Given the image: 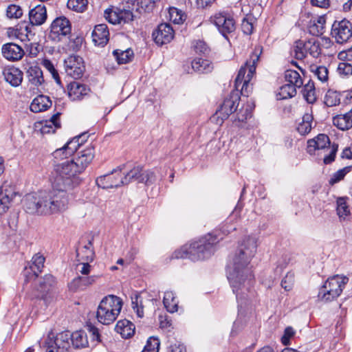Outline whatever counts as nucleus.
I'll return each mask as SVG.
<instances>
[{"mask_svg": "<svg viewBox=\"0 0 352 352\" xmlns=\"http://www.w3.org/2000/svg\"><path fill=\"white\" fill-rule=\"evenodd\" d=\"M55 170V183L59 189L27 195L23 204L27 212L51 214L66 210L68 205L66 190L73 186L75 177L81 173L72 160L57 164Z\"/></svg>", "mask_w": 352, "mask_h": 352, "instance_id": "f257e3e1", "label": "nucleus"}, {"mask_svg": "<svg viewBox=\"0 0 352 352\" xmlns=\"http://www.w3.org/2000/svg\"><path fill=\"white\" fill-rule=\"evenodd\" d=\"M257 248V241L254 236H248L239 245L230 257L227 265V277L236 299L241 306L243 300L252 296L250 289L254 283V274L250 261Z\"/></svg>", "mask_w": 352, "mask_h": 352, "instance_id": "f03ea898", "label": "nucleus"}, {"mask_svg": "<svg viewBox=\"0 0 352 352\" xmlns=\"http://www.w3.org/2000/svg\"><path fill=\"white\" fill-rule=\"evenodd\" d=\"M218 243L215 236L208 234L189 246L185 245L175 252L177 258H188L195 261L210 257L214 252V246Z\"/></svg>", "mask_w": 352, "mask_h": 352, "instance_id": "7ed1b4c3", "label": "nucleus"}, {"mask_svg": "<svg viewBox=\"0 0 352 352\" xmlns=\"http://www.w3.org/2000/svg\"><path fill=\"white\" fill-rule=\"evenodd\" d=\"M261 53L262 49L260 47L255 48L250 60H247L245 65L240 68L235 79V89L236 90L241 89V93L244 96H248L250 91V82L255 73L256 65Z\"/></svg>", "mask_w": 352, "mask_h": 352, "instance_id": "20e7f679", "label": "nucleus"}, {"mask_svg": "<svg viewBox=\"0 0 352 352\" xmlns=\"http://www.w3.org/2000/svg\"><path fill=\"white\" fill-rule=\"evenodd\" d=\"M122 307V300L114 295L104 297L96 311V318L104 325L112 324L119 316Z\"/></svg>", "mask_w": 352, "mask_h": 352, "instance_id": "39448f33", "label": "nucleus"}, {"mask_svg": "<svg viewBox=\"0 0 352 352\" xmlns=\"http://www.w3.org/2000/svg\"><path fill=\"white\" fill-rule=\"evenodd\" d=\"M348 281L346 276L339 274L328 278L319 289L318 299L324 302L336 300L341 295Z\"/></svg>", "mask_w": 352, "mask_h": 352, "instance_id": "423d86ee", "label": "nucleus"}, {"mask_svg": "<svg viewBox=\"0 0 352 352\" xmlns=\"http://www.w3.org/2000/svg\"><path fill=\"white\" fill-rule=\"evenodd\" d=\"M56 285L55 278L51 274H46L38 280L34 287V296L48 301L52 297L53 289Z\"/></svg>", "mask_w": 352, "mask_h": 352, "instance_id": "0eeeda50", "label": "nucleus"}, {"mask_svg": "<svg viewBox=\"0 0 352 352\" xmlns=\"http://www.w3.org/2000/svg\"><path fill=\"white\" fill-rule=\"evenodd\" d=\"M210 21L226 38L227 34L234 32L236 29L234 19L226 13L216 14L210 18Z\"/></svg>", "mask_w": 352, "mask_h": 352, "instance_id": "6e6552de", "label": "nucleus"}, {"mask_svg": "<svg viewBox=\"0 0 352 352\" xmlns=\"http://www.w3.org/2000/svg\"><path fill=\"white\" fill-rule=\"evenodd\" d=\"M127 177H124L121 170H115L110 174L104 175L97 178L96 184L102 188H118L127 184Z\"/></svg>", "mask_w": 352, "mask_h": 352, "instance_id": "1a4fd4ad", "label": "nucleus"}, {"mask_svg": "<svg viewBox=\"0 0 352 352\" xmlns=\"http://www.w3.org/2000/svg\"><path fill=\"white\" fill-rule=\"evenodd\" d=\"M331 36L338 43H346L352 36L351 23L346 19L335 21L331 28Z\"/></svg>", "mask_w": 352, "mask_h": 352, "instance_id": "9d476101", "label": "nucleus"}, {"mask_svg": "<svg viewBox=\"0 0 352 352\" xmlns=\"http://www.w3.org/2000/svg\"><path fill=\"white\" fill-rule=\"evenodd\" d=\"M72 27L69 21L65 16L55 19L51 24L50 36L53 40L60 41L71 34Z\"/></svg>", "mask_w": 352, "mask_h": 352, "instance_id": "9b49d317", "label": "nucleus"}, {"mask_svg": "<svg viewBox=\"0 0 352 352\" xmlns=\"http://www.w3.org/2000/svg\"><path fill=\"white\" fill-rule=\"evenodd\" d=\"M240 100L239 94L231 92L228 97L226 98L222 104L216 111V116L221 120L227 119L229 116L236 110Z\"/></svg>", "mask_w": 352, "mask_h": 352, "instance_id": "f8f14e48", "label": "nucleus"}, {"mask_svg": "<svg viewBox=\"0 0 352 352\" xmlns=\"http://www.w3.org/2000/svg\"><path fill=\"white\" fill-rule=\"evenodd\" d=\"M65 72L74 78H80L85 72L82 58L78 56H70L64 62Z\"/></svg>", "mask_w": 352, "mask_h": 352, "instance_id": "ddd939ff", "label": "nucleus"}, {"mask_svg": "<svg viewBox=\"0 0 352 352\" xmlns=\"http://www.w3.org/2000/svg\"><path fill=\"white\" fill-rule=\"evenodd\" d=\"M16 195L17 192L12 186L5 183L0 187V214L8 210Z\"/></svg>", "mask_w": 352, "mask_h": 352, "instance_id": "4468645a", "label": "nucleus"}, {"mask_svg": "<svg viewBox=\"0 0 352 352\" xmlns=\"http://www.w3.org/2000/svg\"><path fill=\"white\" fill-rule=\"evenodd\" d=\"M23 67L26 70V75L30 83L35 86H39L44 82L43 72L35 62H28L25 59L23 62Z\"/></svg>", "mask_w": 352, "mask_h": 352, "instance_id": "2eb2a0df", "label": "nucleus"}, {"mask_svg": "<svg viewBox=\"0 0 352 352\" xmlns=\"http://www.w3.org/2000/svg\"><path fill=\"white\" fill-rule=\"evenodd\" d=\"M152 35L155 42L157 45H162L171 41L174 37V30L170 25L162 23L158 25Z\"/></svg>", "mask_w": 352, "mask_h": 352, "instance_id": "dca6fc26", "label": "nucleus"}, {"mask_svg": "<svg viewBox=\"0 0 352 352\" xmlns=\"http://www.w3.org/2000/svg\"><path fill=\"white\" fill-rule=\"evenodd\" d=\"M95 155L94 146L90 144L86 148L79 151L77 157L72 159L77 168L82 173L92 162Z\"/></svg>", "mask_w": 352, "mask_h": 352, "instance_id": "f3484780", "label": "nucleus"}, {"mask_svg": "<svg viewBox=\"0 0 352 352\" xmlns=\"http://www.w3.org/2000/svg\"><path fill=\"white\" fill-rule=\"evenodd\" d=\"M67 89L69 98L74 101L82 100L91 91L88 86L76 81L70 82Z\"/></svg>", "mask_w": 352, "mask_h": 352, "instance_id": "a211bd4d", "label": "nucleus"}, {"mask_svg": "<svg viewBox=\"0 0 352 352\" xmlns=\"http://www.w3.org/2000/svg\"><path fill=\"white\" fill-rule=\"evenodd\" d=\"M3 56L11 61L20 60L24 55V51L21 46L13 43H8L2 46Z\"/></svg>", "mask_w": 352, "mask_h": 352, "instance_id": "6ab92c4d", "label": "nucleus"}, {"mask_svg": "<svg viewBox=\"0 0 352 352\" xmlns=\"http://www.w3.org/2000/svg\"><path fill=\"white\" fill-rule=\"evenodd\" d=\"M93 41L97 45L104 46L109 41V32L106 24L102 23L95 26L92 32Z\"/></svg>", "mask_w": 352, "mask_h": 352, "instance_id": "aec40b11", "label": "nucleus"}, {"mask_svg": "<svg viewBox=\"0 0 352 352\" xmlns=\"http://www.w3.org/2000/svg\"><path fill=\"white\" fill-rule=\"evenodd\" d=\"M47 16V10L45 6L38 5L30 10V23L32 25H41L46 21Z\"/></svg>", "mask_w": 352, "mask_h": 352, "instance_id": "412c9836", "label": "nucleus"}, {"mask_svg": "<svg viewBox=\"0 0 352 352\" xmlns=\"http://www.w3.org/2000/svg\"><path fill=\"white\" fill-rule=\"evenodd\" d=\"M72 333L69 331H63L56 335L52 340V344L57 349L62 351H67L71 346Z\"/></svg>", "mask_w": 352, "mask_h": 352, "instance_id": "4be33fe9", "label": "nucleus"}, {"mask_svg": "<svg viewBox=\"0 0 352 352\" xmlns=\"http://www.w3.org/2000/svg\"><path fill=\"white\" fill-rule=\"evenodd\" d=\"M3 74L6 82L13 87L19 86L23 80V72L16 67L5 69Z\"/></svg>", "mask_w": 352, "mask_h": 352, "instance_id": "5701e85b", "label": "nucleus"}, {"mask_svg": "<svg viewBox=\"0 0 352 352\" xmlns=\"http://www.w3.org/2000/svg\"><path fill=\"white\" fill-rule=\"evenodd\" d=\"M98 277V276L96 275L89 276H78L73 279L69 286L70 289L74 291L77 289L83 290L87 287L94 284Z\"/></svg>", "mask_w": 352, "mask_h": 352, "instance_id": "b1692460", "label": "nucleus"}, {"mask_svg": "<svg viewBox=\"0 0 352 352\" xmlns=\"http://www.w3.org/2000/svg\"><path fill=\"white\" fill-rule=\"evenodd\" d=\"M333 124L342 131L349 130L352 127V108L344 114L337 115L333 118Z\"/></svg>", "mask_w": 352, "mask_h": 352, "instance_id": "393cba45", "label": "nucleus"}, {"mask_svg": "<svg viewBox=\"0 0 352 352\" xmlns=\"http://www.w3.org/2000/svg\"><path fill=\"white\" fill-rule=\"evenodd\" d=\"M52 104V100L48 96L39 95L36 97L30 104V110L35 113L46 111Z\"/></svg>", "mask_w": 352, "mask_h": 352, "instance_id": "a878e982", "label": "nucleus"}, {"mask_svg": "<svg viewBox=\"0 0 352 352\" xmlns=\"http://www.w3.org/2000/svg\"><path fill=\"white\" fill-rule=\"evenodd\" d=\"M115 330L120 333L123 338H129L135 333V325L128 320H120L118 321Z\"/></svg>", "mask_w": 352, "mask_h": 352, "instance_id": "bb28decb", "label": "nucleus"}, {"mask_svg": "<svg viewBox=\"0 0 352 352\" xmlns=\"http://www.w3.org/2000/svg\"><path fill=\"white\" fill-rule=\"evenodd\" d=\"M77 257L79 261L91 262L94 260V252L91 241L82 248L77 250Z\"/></svg>", "mask_w": 352, "mask_h": 352, "instance_id": "cd10ccee", "label": "nucleus"}, {"mask_svg": "<svg viewBox=\"0 0 352 352\" xmlns=\"http://www.w3.org/2000/svg\"><path fill=\"white\" fill-rule=\"evenodd\" d=\"M163 303L166 310L170 313L176 312L178 309V301L175 294L171 291L164 293Z\"/></svg>", "mask_w": 352, "mask_h": 352, "instance_id": "c85d7f7f", "label": "nucleus"}, {"mask_svg": "<svg viewBox=\"0 0 352 352\" xmlns=\"http://www.w3.org/2000/svg\"><path fill=\"white\" fill-rule=\"evenodd\" d=\"M60 113H57L53 115L49 120L41 126V132L42 134L54 133L56 129L60 128V124L58 121Z\"/></svg>", "mask_w": 352, "mask_h": 352, "instance_id": "c756f323", "label": "nucleus"}, {"mask_svg": "<svg viewBox=\"0 0 352 352\" xmlns=\"http://www.w3.org/2000/svg\"><path fill=\"white\" fill-rule=\"evenodd\" d=\"M192 68L199 73H208L212 70V65L210 60L197 58L192 62Z\"/></svg>", "mask_w": 352, "mask_h": 352, "instance_id": "7c9ffc66", "label": "nucleus"}, {"mask_svg": "<svg viewBox=\"0 0 352 352\" xmlns=\"http://www.w3.org/2000/svg\"><path fill=\"white\" fill-rule=\"evenodd\" d=\"M87 334L83 331H76L72 333V344L76 349L85 348L88 346Z\"/></svg>", "mask_w": 352, "mask_h": 352, "instance_id": "2f4dec72", "label": "nucleus"}, {"mask_svg": "<svg viewBox=\"0 0 352 352\" xmlns=\"http://www.w3.org/2000/svg\"><path fill=\"white\" fill-rule=\"evenodd\" d=\"M8 34L10 37L13 36L20 39L21 41L28 40L27 38V22L22 21L14 28H10Z\"/></svg>", "mask_w": 352, "mask_h": 352, "instance_id": "473e14b6", "label": "nucleus"}, {"mask_svg": "<svg viewBox=\"0 0 352 352\" xmlns=\"http://www.w3.org/2000/svg\"><path fill=\"white\" fill-rule=\"evenodd\" d=\"M309 111L310 112L307 111L305 113V114L302 116V122L298 124L297 127L298 131L301 135H306L309 133L311 130L313 116L311 113V109H310Z\"/></svg>", "mask_w": 352, "mask_h": 352, "instance_id": "72a5a7b5", "label": "nucleus"}, {"mask_svg": "<svg viewBox=\"0 0 352 352\" xmlns=\"http://www.w3.org/2000/svg\"><path fill=\"white\" fill-rule=\"evenodd\" d=\"M308 54V49L307 48V41L298 40L295 42L292 54L294 56L296 59L302 60L306 57Z\"/></svg>", "mask_w": 352, "mask_h": 352, "instance_id": "f704fd0d", "label": "nucleus"}, {"mask_svg": "<svg viewBox=\"0 0 352 352\" xmlns=\"http://www.w3.org/2000/svg\"><path fill=\"white\" fill-rule=\"evenodd\" d=\"M285 79L288 85H292L296 88H300L303 84L299 73L295 70L288 69L285 72Z\"/></svg>", "mask_w": 352, "mask_h": 352, "instance_id": "c9c22d12", "label": "nucleus"}, {"mask_svg": "<svg viewBox=\"0 0 352 352\" xmlns=\"http://www.w3.org/2000/svg\"><path fill=\"white\" fill-rule=\"evenodd\" d=\"M326 18L324 16H319L314 19L312 24L309 26V32L313 35H320L324 32Z\"/></svg>", "mask_w": 352, "mask_h": 352, "instance_id": "e433bc0d", "label": "nucleus"}, {"mask_svg": "<svg viewBox=\"0 0 352 352\" xmlns=\"http://www.w3.org/2000/svg\"><path fill=\"white\" fill-rule=\"evenodd\" d=\"M296 94V87L292 85L285 84L279 88L277 94L278 100H285L293 98Z\"/></svg>", "mask_w": 352, "mask_h": 352, "instance_id": "4c0bfd02", "label": "nucleus"}, {"mask_svg": "<svg viewBox=\"0 0 352 352\" xmlns=\"http://www.w3.org/2000/svg\"><path fill=\"white\" fill-rule=\"evenodd\" d=\"M113 54L118 64H125L131 60L133 53L131 49L116 50L113 52Z\"/></svg>", "mask_w": 352, "mask_h": 352, "instance_id": "58836bf2", "label": "nucleus"}, {"mask_svg": "<svg viewBox=\"0 0 352 352\" xmlns=\"http://www.w3.org/2000/svg\"><path fill=\"white\" fill-rule=\"evenodd\" d=\"M45 258V257L38 253L33 256L32 259V265L30 266L31 270L34 272V275L37 276L44 267Z\"/></svg>", "mask_w": 352, "mask_h": 352, "instance_id": "ea45409f", "label": "nucleus"}, {"mask_svg": "<svg viewBox=\"0 0 352 352\" xmlns=\"http://www.w3.org/2000/svg\"><path fill=\"white\" fill-rule=\"evenodd\" d=\"M303 96L307 102L313 104L316 100L314 82L309 80L303 88Z\"/></svg>", "mask_w": 352, "mask_h": 352, "instance_id": "a19ab883", "label": "nucleus"}, {"mask_svg": "<svg viewBox=\"0 0 352 352\" xmlns=\"http://www.w3.org/2000/svg\"><path fill=\"white\" fill-rule=\"evenodd\" d=\"M337 214L340 219H345L350 214L349 206L346 204V198L339 197L337 199Z\"/></svg>", "mask_w": 352, "mask_h": 352, "instance_id": "79ce46f5", "label": "nucleus"}, {"mask_svg": "<svg viewBox=\"0 0 352 352\" xmlns=\"http://www.w3.org/2000/svg\"><path fill=\"white\" fill-rule=\"evenodd\" d=\"M87 0H68L67 8L77 12H83L87 7Z\"/></svg>", "mask_w": 352, "mask_h": 352, "instance_id": "37998d69", "label": "nucleus"}, {"mask_svg": "<svg viewBox=\"0 0 352 352\" xmlns=\"http://www.w3.org/2000/svg\"><path fill=\"white\" fill-rule=\"evenodd\" d=\"M308 54L314 58H318L321 54L320 43L316 39H309L307 41Z\"/></svg>", "mask_w": 352, "mask_h": 352, "instance_id": "c03bdc74", "label": "nucleus"}, {"mask_svg": "<svg viewBox=\"0 0 352 352\" xmlns=\"http://www.w3.org/2000/svg\"><path fill=\"white\" fill-rule=\"evenodd\" d=\"M170 20L175 24L182 23L186 18V14L176 8H171L169 10Z\"/></svg>", "mask_w": 352, "mask_h": 352, "instance_id": "a18cd8bd", "label": "nucleus"}, {"mask_svg": "<svg viewBox=\"0 0 352 352\" xmlns=\"http://www.w3.org/2000/svg\"><path fill=\"white\" fill-rule=\"evenodd\" d=\"M339 94L336 91L329 90L324 97V103L328 107H334L340 103Z\"/></svg>", "mask_w": 352, "mask_h": 352, "instance_id": "49530a36", "label": "nucleus"}, {"mask_svg": "<svg viewBox=\"0 0 352 352\" xmlns=\"http://www.w3.org/2000/svg\"><path fill=\"white\" fill-rule=\"evenodd\" d=\"M160 342L158 338L151 337L142 352H159Z\"/></svg>", "mask_w": 352, "mask_h": 352, "instance_id": "de8ad7c7", "label": "nucleus"}, {"mask_svg": "<svg viewBox=\"0 0 352 352\" xmlns=\"http://www.w3.org/2000/svg\"><path fill=\"white\" fill-rule=\"evenodd\" d=\"M85 135H77L74 137L71 140L68 141L64 146L66 148L67 151V153H70L72 155L74 152H76L78 148H80V138H84Z\"/></svg>", "mask_w": 352, "mask_h": 352, "instance_id": "09e8293b", "label": "nucleus"}, {"mask_svg": "<svg viewBox=\"0 0 352 352\" xmlns=\"http://www.w3.org/2000/svg\"><path fill=\"white\" fill-rule=\"evenodd\" d=\"M119 12V21H120V25L128 24L134 20L135 16L133 14L132 11L129 10H118Z\"/></svg>", "mask_w": 352, "mask_h": 352, "instance_id": "8fccbe9b", "label": "nucleus"}, {"mask_svg": "<svg viewBox=\"0 0 352 352\" xmlns=\"http://www.w3.org/2000/svg\"><path fill=\"white\" fill-rule=\"evenodd\" d=\"M313 144H316L317 150L325 148L330 145L329 137L325 134H319L313 141Z\"/></svg>", "mask_w": 352, "mask_h": 352, "instance_id": "3c124183", "label": "nucleus"}, {"mask_svg": "<svg viewBox=\"0 0 352 352\" xmlns=\"http://www.w3.org/2000/svg\"><path fill=\"white\" fill-rule=\"evenodd\" d=\"M132 307L139 318L144 317V305L140 296H135V298H132Z\"/></svg>", "mask_w": 352, "mask_h": 352, "instance_id": "603ef678", "label": "nucleus"}, {"mask_svg": "<svg viewBox=\"0 0 352 352\" xmlns=\"http://www.w3.org/2000/svg\"><path fill=\"white\" fill-rule=\"evenodd\" d=\"M142 175V166H138L131 169L124 177H127L129 179L127 184L132 181H136L140 183V178Z\"/></svg>", "mask_w": 352, "mask_h": 352, "instance_id": "864d4df0", "label": "nucleus"}, {"mask_svg": "<svg viewBox=\"0 0 352 352\" xmlns=\"http://www.w3.org/2000/svg\"><path fill=\"white\" fill-rule=\"evenodd\" d=\"M351 170V166H346L337 172H336L329 180V184L333 185L342 179H344V176Z\"/></svg>", "mask_w": 352, "mask_h": 352, "instance_id": "5fc2aeb1", "label": "nucleus"}, {"mask_svg": "<svg viewBox=\"0 0 352 352\" xmlns=\"http://www.w3.org/2000/svg\"><path fill=\"white\" fill-rule=\"evenodd\" d=\"M104 16L107 21L113 25L120 24L119 21V12L118 10H113L111 9H107L104 11Z\"/></svg>", "mask_w": 352, "mask_h": 352, "instance_id": "6e6d98bb", "label": "nucleus"}, {"mask_svg": "<svg viewBox=\"0 0 352 352\" xmlns=\"http://www.w3.org/2000/svg\"><path fill=\"white\" fill-rule=\"evenodd\" d=\"M6 15L10 19H19L23 15V10L19 6L10 5L7 8Z\"/></svg>", "mask_w": 352, "mask_h": 352, "instance_id": "4d7b16f0", "label": "nucleus"}, {"mask_svg": "<svg viewBox=\"0 0 352 352\" xmlns=\"http://www.w3.org/2000/svg\"><path fill=\"white\" fill-rule=\"evenodd\" d=\"M140 183L150 185L155 181V175L153 171L151 170H143L142 168V175Z\"/></svg>", "mask_w": 352, "mask_h": 352, "instance_id": "13d9d810", "label": "nucleus"}, {"mask_svg": "<svg viewBox=\"0 0 352 352\" xmlns=\"http://www.w3.org/2000/svg\"><path fill=\"white\" fill-rule=\"evenodd\" d=\"M252 18H244L241 23L242 32L246 35H250L253 32L254 25L252 23Z\"/></svg>", "mask_w": 352, "mask_h": 352, "instance_id": "bf43d9fd", "label": "nucleus"}, {"mask_svg": "<svg viewBox=\"0 0 352 352\" xmlns=\"http://www.w3.org/2000/svg\"><path fill=\"white\" fill-rule=\"evenodd\" d=\"M252 106L247 104L245 109H240L239 112L237 113L236 116L239 122H245L248 118L252 117Z\"/></svg>", "mask_w": 352, "mask_h": 352, "instance_id": "052dcab7", "label": "nucleus"}, {"mask_svg": "<svg viewBox=\"0 0 352 352\" xmlns=\"http://www.w3.org/2000/svg\"><path fill=\"white\" fill-rule=\"evenodd\" d=\"M338 72L340 75L350 76L352 74V65L344 60L339 63Z\"/></svg>", "mask_w": 352, "mask_h": 352, "instance_id": "680f3d73", "label": "nucleus"}, {"mask_svg": "<svg viewBox=\"0 0 352 352\" xmlns=\"http://www.w3.org/2000/svg\"><path fill=\"white\" fill-rule=\"evenodd\" d=\"M314 76H316L318 80L321 82H325L328 79V69L324 66L317 67L314 71H313Z\"/></svg>", "mask_w": 352, "mask_h": 352, "instance_id": "e2e57ef3", "label": "nucleus"}, {"mask_svg": "<svg viewBox=\"0 0 352 352\" xmlns=\"http://www.w3.org/2000/svg\"><path fill=\"white\" fill-rule=\"evenodd\" d=\"M44 67L51 73L53 78L56 80V82L58 84L60 83V80L58 74V72L54 67L52 63L49 60H44L43 62Z\"/></svg>", "mask_w": 352, "mask_h": 352, "instance_id": "0e129e2a", "label": "nucleus"}, {"mask_svg": "<svg viewBox=\"0 0 352 352\" xmlns=\"http://www.w3.org/2000/svg\"><path fill=\"white\" fill-rule=\"evenodd\" d=\"M294 283V276L292 273H287L281 281V286L286 291L292 289Z\"/></svg>", "mask_w": 352, "mask_h": 352, "instance_id": "69168bd1", "label": "nucleus"}, {"mask_svg": "<svg viewBox=\"0 0 352 352\" xmlns=\"http://www.w3.org/2000/svg\"><path fill=\"white\" fill-rule=\"evenodd\" d=\"M82 39L81 37L76 36L74 39H71L68 43V47L73 52H77L81 47Z\"/></svg>", "mask_w": 352, "mask_h": 352, "instance_id": "338daca9", "label": "nucleus"}, {"mask_svg": "<svg viewBox=\"0 0 352 352\" xmlns=\"http://www.w3.org/2000/svg\"><path fill=\"white\" fill-rule=\"evenodd\" d=\"M70 155V153H67V151L64 146L62 148L56 149L53 153V156L56 160H63Z\"/></svg>", "mask_w": 352, "mask_h": 352, "instance_id": "774afa93", "label": "nucleus"}]
</instances>
